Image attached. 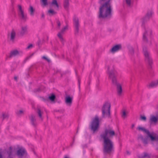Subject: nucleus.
<instances>
[{"label":"nucleus","instance_id":"a18cd8bd","mask_svg":"<svg viewBox=\"0 0 158 158\" xmlns=\"http://www.w3.org/2000/svg\"><path fill=\"white\" fill-rule=\"evenodd\" d=\"M18 7L19 14V13L20 12V5H18Z\"/></svg>","mask_w":158,"mask_h":158},{"label":"nucleus","instance_id":"6ab92c4d","mask_svg":"<svg viewBox=\"0 0 158 158\" xmlns=\"http://www.w3.org/2000/svg\"><path fill=\"white\" fill-rule=\"evenodd\" d=\"M124 5L128 7H131L133 5V0H123Z\"/></svg>","mask_w":158,"mask_h":158},{"label":"nucleus","instance_id":"4468645a","mask_svg":"<svg viewBox=\"0 0 158 158\" xmlns=\"http://www.w3.org/2000/svg\"><path fill=\"white\" fill-rule=\"evenodd\" d=\"M121 48V46L120 44L114 46L112 48L110 49V52L114 53L119 50Z\"/></svg>","mask_w":158,"mask_h":158},{"label":"nucleus","instance_id":"8fccbe9b","mask_svg":"<svg viewBox=\"0 0 158 158\" xmlns=\"http://www.w3.org/2000/svg\"><path fill=\"white\" fill-rule=\"evenodd\" d=\"M42 17L43 18L44 17V15L43 14L42 15Z\"/></svg>","mask_w":158,"mask_h":158},{"label":"nucleus","instance_id":"412c9836","mask_svg":"<svg viewBox=\"0 0 158 158\" xmlns=\"http://www.w3.org/2000/svg\"><path fill=\"white\" fill-rule=\"evenodd\" d=\"M30 119L32 124L35 126L36 125L35 116L34 115H31L30 117Z\"/></svg>","mask_w":158,"mask_h":158},{"label":"nucleus","instance_id":"6e6552de","mask_svg":"<svg viewBox=\"0 0 158 158\" xmlns=\"http://www.w3.org/2000/svg\"><path fill=\"white\" fill-rule=\"evenodd\" d=\"M137 129L139 131H142L146 133L148 137L150 138L151 140H154L155 138L153 137V134L152 133H150L148 130L144 128L139 126L138 127Z\"/></svg>","mask_w":158,"mask_h":158},{"label":"nucleus","instance_id":"f704fd0d","mask_svg":"<svg viewBox=\"0 0 158 158\" xmlns=\"http://www.w3.org/2000/svg\"><path fill=\"white\" fill-rule=\"evenodd\" d=\"M153 134V137L154 138V139L153 140H151L152 141H158V137H155L154 135V133L153 132L152 133Z\"/></svg>","mask_w":158,"mask_h":158},{"label":"nucleus","instance_id":"2f4dec72","mask_svg":"<svg viewBox=\"0 0 158 158\" xmlns=\"http://www.w3.org/2000/svg\"><path fill=\"white\" fill-rule=\"evenodd\" d=\"M152 14V11H149L148 12L145 16V19H149L151 17Z\"/></svg>","mask_w":158,"mask_h":158},{"label":"nucleus","instance_id":"2eb2a0df","mask_svg":"<svg viewBox=\"0 0 158 158\" xmlns=\"http://www.w3.org/2000/svg\"><path fill=\"white\" fill-rule=\"evenodd\" d=\"M19 52L17 50H15L10 52L9 58H11L13 57H15L19 55Z\"/></svg>","mask_w":158,"mask_h":158},{"label":"nucleus","instance_id":"c9c22d12","mask_svg":"<svg viewBox=\"0 0 158 158\" xmlns=\"http://www.w3.org/2000/svg\"><path fill=\"white\" fill-rule=\"evenodd\" d=\"M41 1L44 6H46L47 4V0H41Z\"/></svg>","mask_w":158,"mask_h":158},{"label":"nucleus","instance_id":"1a4fd4ad","mask_svg":"<svg viewBox=\"0 0 158 158\" xmlns=\"http://www.w3.org/2000/svg\"><path fill=\"white\" fill-rule=\"evenodd\" d=\"M152 34V31L150 28L146 29L143 34V39L144 41H147V39L151 37Z\"/></svg>","mask_w":158,"mask_h":158},{"label":"nucleus","instance_id":"3c124183","mask_svg":"<svg viewBox=\"0 0 158 158\" xmlns=\"http://www.w3.org/2000/svg\"><path fill=\"white\" fill-rule=\"evenodd\" d=\"M134 127V125L133 124V125H132V128H133Z\"/></svg>","mask_w":158,"mask_h":158},{"label":"nucleus","instance_id":"20e7f679","mask_svg":"<svg viewBox=\"0 0 158 158\" xmlns=\"http://www.w3.org/2000/svg\"><path fill=\"white\" fill-rule=\"evenodd\" d=\"M110 103L109 102H106L103 105L102 109V118L110 117Z\"/></svg>","mask_w":158,"mask_h":158},{"label":"nucleus","instance_id":"f8f14e48","mask_svg":"<svg viewBox=\"0 0 158 158\" xmlns=\"http://www.w3.org/2000/svg\"><path fill=\"white\" fill-rule=\"evenodd\" d=\"M27 19V15L25 13L20 7V21L25 22Z\"/></svg>","mask_w":158,"mask_h":158},{"label":"nucleus","instance_id":"a19ab883","mask_svg":"<svg viewBox=\"0 0 158 158\" xmlns=\"http://www.w3.org/2000/svg\"><path fill=\"white\" fill-rule=\"evenodd\" d=\"M17 155L19 156H20V148H19L17 151Z\"/></svg>","mask_w":158,"mask_h":158},{"label":"nucleus","instance_id":"e433bc0d","mask_svg":"<svg viewBox=\"0 0 158 158\" xmlns=\"http://www.w3.org/2000/svg\"><path fill=\"white\" fill-rule=\"evenodd\" d=\"M140 118L141 120L145 121L146 120V118L145 116H140Z\"/></svg>","mask_w":158,"mask_h":158},{"label":"nucleus","instance_id":"ea45409f","mask_svg":"<svg viewBox=\"0 0 158 158\" xmlns=\"http://www.w3.org/2000/svg\"><path fill=\"white\" fill-rule=\"evenodd\" d=\"M42 58L46 60H47L48 62H49L50 61V60L48 59L45 56H43L42 57Z\"/></svg>","mask_w":158,"mask_h":158},{"label":"nucleus","instance_id":"72a5a7b5","mask_svg":"<svg viewBox=\"0 0 158 158\" xmlns=\"http://www.w3.org/2000/svg\"><path fill=\"white\" fill-rule=\"evenodd\" d=\"M2 120H4L5 118H8L9 117V115L7 114H5V113H2Z\"/></svg>","mask_w":158,"mask_h":158},{"label":"nucleus","instance_id":"c756f323","mask_svg":"<svg viewBox=\"0 0 158 158\" xmlns=\"http://www.w3.org/2000/svg\"><path fill=\"white\" fill-rule=\"evenodd\" d=\"M37 112L39 117L41 119V120H43V118L42 117V114H43V112L40 109H37Z\"/></svg>","mask_w":158,"mask_h":158},{"label":"nucleus","instance_id":"c03bdc74","mask_svg":"<svg viewBox=\"0 0 158 158\" xmlns=\"http://www.w3.org/2000/svg\"><path fill=\"white\" fill-rule=\"evenodd\" d=\"M18 78L16 76H15L14 77V79L16 81H17Z\"/></svg>","mask_w":158,"mask_h":158},{"label":"nucleus","instance_id":"dca6fc26","mask_svg":"<svg viewBox=\"0 0 158 158\" xmlns=\"http://www.w3.org/2000/svg\"><path fill=\"white\" fill-rule=\"evenodd\" d=\"M73 97L68 96L66 97L65 98V102L67 105L70 106L72 103Z\"/></svg>","mask_w":158,"mask_h":158},{"label":"nucleus","instance_id":"393cba45","mask_svg":"<svg viewBox=\"0 0 158 158\" xmlns=\"http://www.w3.org/2000/svg\"><path fill=\"white\" fill-rule=\"evenodd\" d=\"M69 0H64V8L67 9L69 6Z\"/></svg>","mask_w":158,"mask_h":158},{"label":"nucleus","instance_id":"bb28decb","mask_svg":"<svg viewBox=\"0 0 158 158\" xmlns=\"http://www.w3.org/2000/svg\"><path fill=\"white\" fill-rule=\"evenodd\" d=\"M28 10L30 15L32 16H33L34 15L35 9L32 6H30Z\"/></svg>","mask_w":158,"mask_h":158},{"label":"nucleus","instance_id":"49530a36","mask_svg":"<svg viewBox=\"0 0 158 158\" xmlns=\"http://www.w3.org/2000/svg\"><path fill=\"white\" fill-rule=\"evenodd\" d=\"M16 114L17 115H19L20 114V110L18 111L16 113Z\"/></svg>","mask_w":158,"mask_h":158},{"label":"nucleus","instance_id":"7c9ffc66","mask_svg":"<svg viewBox=\"0 0 158 158\" xmlns=\"http://www.w3.org/2000/svg\"><path fill=\"white\" fill-rule=\"evenodd\" d=\"M129 53L131 56H133L134 54V50L132 47L129 46L128 47Z\"/></svg>","mask_w":158,"mask_h":158},{"label":"nucleus","instance_id":"b1692460","mask_svg":"<svg viewBox=\"0 0 158 158\" xmlns=\"http://www.w3.org/2000/svg\"><path fill=\"white\" fill-rule=\"evenodd\" d=\"M128 112L125 109H123L122 111V117L123 118H125L127 117Z\"/></svg>","mask_w":158,"mask_h":158},{"label":"nucleus","instance_id":"ddd939ff","mask_svg":"<svg viewBox=\"0 0 158 158\" xmlns=\"http://www.w3.org/2000/svg\"><path fill=\"white\" fill-rule=\"evenodd\" d=\"M28 33L27 27V26L22 27L20 29V36H23Z\"/></svg>","mask_w":158,"mask_h":158},{"label":"nucleus","instance_id":"5701e85b","mask_svg":"<svg viewBox=\"0 0 158 158\" xmlns=\"http://www.w3.org/2000/svg\"><path fill=\"white\" fill-rule=\"evenodd\" d=\"M139 139L141 140L144 145L147 144L148 143V139L147 138H144L142 136H141L139 137Z\"/></svg>","mask_w":158,"mask_h":158},{"label":"nucleus","instance_id":"4be33fe9","mask_svg":"<svg viewBox=\"0 0 158 158\" xmlns=\"http://www.w3.org/2000/svg\"><path fill=\"white\" fill-rule=\"evenodd\" d=\"M12 148L10 147L9 148V150L7 152V154L8 155L7 158H13L12 156Z\"/></svg>","mask_w":158,"mask_h":158},{"label":"nucleus","instance_id":"aec40b11","mask_svg":"<svg viewBox=\"0 0 158 158\" xmlns=\"http://www.w3.org/2000/svg\"><path fill=\"white\" fill-rule=\"evenodd\" d=\"M16 35V33L14 29H12L11 31V33L10 35V40L13 42H14L15 39Z\"/></svg>","mask_w":158,"mask_h":158},{"label":"nucleus","instance_id":"603ef678","mask_svg":"<svg viewBox=\"0 0 158 158\" xmlns=\"http://www.w3.org/2000/svg\"><path fill=\"white\" fill-rule=\"evenodd\" d=\"M10 35V34H8V37H9V36Z\"/></svg>","mask_w":158,"mask_h":158},{"label":"nucleus","instance_id":"de8ad7c7","mask_svg":"<svg viewBox=\"0 0 158 158\" xmlns=\"http://www.w3.org/2000/svg\"><path fill=\"white\" fill-rule=\"evenodd\" d=\"M78 81L79 85V86H80V80L79 79H78Z\"/></svg>","mask_w":158,"mask_h":158},{"label":"nucleus","instance_id":"f257e3e1","mask_svg":"<svg viewBox=\"0 0 158 158\" xmlns=\"http://www.w3.org/2000/svg\"><path fill=\"white\" fill-rule=\"evenodd\" d=\"M115 134L114 131L110 127L106 128L101 134V138L103 140V151L105 153H110L113 151V143L110 138L113 137Z\"/></svg>","mask_w":158,"mask_h":158},{"label":"nucleus","instance_id":"a878e982","mask_svg":"<svg viewBox=\"0 0 158 158\" xmlns=\"http://www.w3.org/2000/svg\"><path fill=\"white\" fill-rule=\"evenodd\" d=\"M158 120V117L154 116H151L150 118V121L151 122L156 123Z\"/></svg>","mask_w":158,"mask_h":158},{"label":"nucleus","instance_id":"9b49d317","mask_svg":"<svg viewBox=\"0 0 158 158\" xmlns=\"http://www.w3.org/2000/svg\"><path fill=\"white\" fill-rule=\"evenodd\" d=\"M28 155L25 148L20 147V158H28Z\"/></svg>","mask_w":158,"mask_h":158},{"label":"nucleus","instance_id":"9d476101","mask_svg":"<svg viewBox=\"0 0 158 158\" xmlns=\"http://www.w3.org/2000/svg\"><path fill=\"white\" fill-rule=\"evenodd\" d=\"M73 23L75 29V33H77L79 31L80 24L79 19L77 17H74L73 19Z\"/></svg>","mask_w":158,"mask_h":158},{"label":"nucleus","instance_id":"4c0bfd02","mask_svg":"<svg viewBox=\"0 0 158 158\" xmlns=\"http://www.w3.org/2000/svg\"><path fill=\"white\" fill-rule=\"evenodd\" d=\"M57 27H58L59 28L60 27V26L61 23H60V22L59 20H58L57 21Z\"/></svg>","mask_w":158,"mask_h":158},{"label":"nucleus","instance_id":"79ce46f5","mask_svg":"<svg viewBox=\"0 0 158 158\" xmlns=\"http://www.w3.org/2000/svg\"><path fill=\"white\" fill-rule=\"evenodd\" d=\"M32 47V45L31 44L28 46V47H27V48H28V49L30 48H31Z\"/></svg>","mask_w":158,"mask_h":158},{"label":"nucleus","instance_id":"c85d7f7f","mask_svg":"<svg viewBox=\"0 0 158 158\" xmlns=\"http://www.w3.org/2000/svg\"><path fill=\"white\" fill-rule=\"evenodd\" d=\"M151 156V155L147 153H145L142 155L139 156V158H149Z\"/></svg>","mask_w":158,"mask_h":158},{"label":"nucleus","instance_id":"39448f33","mask_svg":"<svg viewBox=\"0 0 158 158\" xmlns=\"http://www.w3.org/2000/svg\"><path fill=\"white\" fill-rule=\"evenodd\" d=\"M99 127V118L96 115L93 119L90 125V128L94 132L98 130Z\"/></svg>","mask_w":158,"mask_h":158},{"label":"nucleus","instance_id":"473e14b6","mask_svg":"<svg viewBox=\"0 0 158 158\" xmlns=\"http://www.w3.org/2000/svg\"><path fill=\"white\" fill-rule=\"evenodd\" d=\"M49 98L52 101H53L55 98V96L54 95L52 94L51 96H49Z\"/></svg>","mask_w":158,"mask_h":158},{"label":"nucleus","instance_id":"58836bf2","mask_svg":"<svg viewBox=\"0 0 158 158\" xmlns=\"http://www.w3.org/2000/svg\"><path fill=\"white\" fill-rule=\"evenodd\" d=\"M2 149H0V158H3L2 152Z\"/></svg>","mask_w":158,"mask_h":158},{"label":"nucleus","instance_id":"0eeeda50","mask_svg":"<svg viewBox=\"0 0 158 158\" xmlns=\"http://www.w3.org/2000/svg\"><path fill=\"white\" fill-rule=\"evenodd\" d=\"M68 29V26H65L59 32H58L57 34V36L59 39L60 41L63 44H64L65 42V40L63 38V36L65 31Z\"/></svg>","mask_w":158,"mask_h":158},{"label":"nucleus","instance_id":"09e8293b","mask_svg":"<svg viewBox=\"0 0 158 158\" xmlns=\"http://www.w3.org/2000/svg\"><path fill=\"white\" fill-rule=\"evenodd\" d=\"M64 158H69L67 156H65Z\"/></svg>","mask_w":158,"mask_h":158},{"label":"nucleus","instance_id":"37998d69","mask_svg":"<svg viewBox=\"0 0 158 158\" xmlns=\"http://www.w3.org/2000/svg\"><path fill=\"white\" fill-rule=\"evenodd\" d=\"M25 111L24 110H20V115L22 114H23Z\"/></svg>","mask_w":158,"mask_h":158},{"label":"nucleus","instance_id":"423d86ee","mask_svg":"<svg viewBox=\"0 0 158 158\" xmlns=\"http://www.w3.org/2000/svg\"><path fill=\"white\" fill-rule=\"evenodd\" d=\"M143 51L146 60L148 62L149 64L151 65L152 64V61L149 52L148 51L146 48H143Z\"/></svg>","mask_w":158,"mask_h":158},{"label":"nucleus","instance_id":"a211bd4d","mask_svg":"<svg viewBox=\"0 0 158 158\" xmlns=\"http://www.w3.org/2000/svg\"><path fill=\"white\" fill-rule=\"evenodd\" d=\"M158 85V80L152 81L147 86L149 88H152L156 87Z\"/></svg>","mask_w":158,"mask_h":158},{"label":"nucleus","instance_id":"7ed1b4c3","mask_svg":"<svg viewBox=\"0 0 158 158\" xmlns=\"http://www.w3.org/2000/svg\"><path fill=\"white\" fill-rule=\"evenodd\" d=\"M107 73L109 77L111 80L113 85L117 86V94L119 96H121L123 94V91L122 86L118 83L116 79L117 72L112 69V66L108 65L107 66Z\"/></svg>","mask_w":158,"mask_h":158},{"label":"nucleus","instance_id":"cd10ccee","mask_svg":"<svg viewBox=\"0 0 158 158\" xmlns=\"http://www.w3.org/2000/svg\"><path fill=\"white\" fill-rule=\"evenodd\" d=\"M56 12L54 10L50 9L48 11V14L49 15L52 16L56 14Z\"/></svg>","mask_w":158,"mask_h":158},{"label":"nucleus","instance_id":"f3484780","mask_svg":"<svg viewBox=\"0 0 158 158\" xmlns=\"http://www.w3.org/2000/svg\"><path fill=\"white\" fill-rule=\"evenodd\" d=\"M50 5L52 7H53L55 9L58 10L59 9V6L56 0H52Z\"/></svg>","mask_w":158,"mask_h":158},{"label":"nucleus","instance_id":"f03ea898","mask_svg":"<svg viewBox=\"0 0 158 158\" xmlns=\"http://www.w3.org/2000/svg\"><path fill=\"white\" fill-rule=\"evenodd\" d=\"M111 0H100L101 5L99 7L98 18L105 19L110 17L112 15V8L110 2Z\"/></svg>","mask_w":158,"mask_h":158}]
</instances>
